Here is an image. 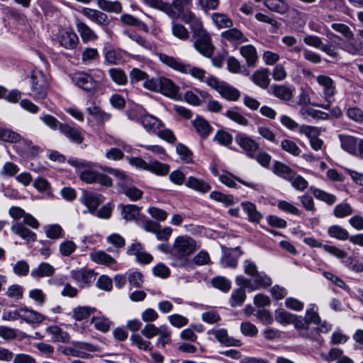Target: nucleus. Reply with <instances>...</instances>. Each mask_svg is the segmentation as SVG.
<instances>
[{
  "mask_svg": "<svg viewBox=\"0 0 363 363\" xmlns=\"http://www.w3.org/2000/svg\"><path fill=\"white\" fill-rule=\"evenodd\" d=\"M196 250V242L189 236H179L174 240L170 251L172 265L177 267H185L188 257Z\"/></svg>",
  "mask_w": 363,
  "mask_h": 363,
  "instance_id": "obj_1",
  "label": "nucleus"
},
{
  "mask_svg": "<svg viewBox=\"0 0 363 363\" xmlns=\"http://www.w3.org/2000/svg\"><path fill=\"white\" fill-rule=\"evenodd\" d=\"M252 280L245 278L242 275L237 276L235 282L237 285H242L250 291L257 290L260 288H267L272 284V279L264 272H257L252 277Z\"/></svg>",
  "mask_w": 363,
  "mask_h": 363,
  "instance_id": "obj_2",
  "label": "nucleus"
},
{
  "mask_svg": "<svg viewBox=\"0 0 363 363\" xmlns=\"http://www.w3.org/2000/svg\"><path fill=\"white\" fill-rule=\"evenodd\" d=\"M192 37L195 38L194 42L195 48L203 56L211 57L213 55L214 47L210 36L203 27L192 33Z\"/></svg>",
  "mask_w": 363,
  "mask_h": 363,
  "instance_id": "obj_3",
  "label": "nucleus"
},
{
  "mask_svg": "<svg viewBox=\"0 0 363 363\" xmlns=\"http://www.w3.org/2000/svg\"><path fill=\"white\" fill-rule=\"evenodd\" d=\"M31 90L35 99H44L47 96L49 82L42 71H33L31 77Z\"/></svg>",
  "mask_w": 363,
  "mask_h": 363,
  "instance_id": "obj_4",
  "label": "nucleus"
},
{
  "mask_svg": "<svg viewBox=\"0 0 363 363\" xmlns=\"http://www.w3.org/2000/svg\"><path fill=\"white\" fill-rule=\"evenodd\" d=\"M235 141L250 158L255 157V153L259 148V145L252 138L244 133H238Z\"/></svg>",
  "mask_w": 363,
  "mask_h": 363,
  "instance_id": "obj_5",
  "label": "nucleus"
},
{
  "mask_svg": "<svg viewBox=\"0 0 363 363\" xmlns=\"http://www.w3.org/2000/svg\"><path fill=\"white\" fill-rule=\"evenodd\" d=\"M317 82L323 87L324 96L327 101V104L317 106L325 109H328L331 104L330 99L333 98L335 94V87L334 86L333 80L328 76L319 75L317 77Z\"/></svg>",
  "mask_w": 363,
  "mask_h": 363,
  "instance_id": "obj_6",
  "label": "nucleus"
},
{
  "mask_svg": "<svg viewBox=\"0 0 363 363\" xmlns=\"http://www.w3.org/2000/svg\"><path fill=\"white\" fill-rule=\"evenodd\" d=\"M73 81L77 86L86 91H94L97 87L96 80L92 76L85 72L75 74Z\"/></svg>",
  "mask_w": 363,
  "mask_h": 363,
  "instance_id": "obj_7",
  "label": "nucleus"
},
{
  "mask_svg": "<svg viewBox=\"0 0 363 363\" xmlns=\"http://www.w3.org/2000/svg\"><path fill=\"white\" fill-rule=\"evenodd\" d=\"M160 89L162 94L172 99H176L179 87L170 79L164 77H159Z\"/></svg>",
  "mask_w": 363,
  "mask_h": 363,
  "instance_id": "obj_8",
  "label": "nucleus"
},
{
  "mask_svg": "<svg viewBox=\"0 0 363 363\" xmlns=\"http://www.w3.org/2000/svg\"><path fill=\"white\" fill-rule=\"evenodd\" d=\"M59 130L62 134L76 144H82L84 141V137L81 132L77 128L70 126L67 123L60 124Z\"/></svg>",
  "mask_w": 363,
  "mask_h": 363,
  "instance_id": "obj_9",
  "label": "nucleus"
},
{
  "mask_svg": "<svg viewBox=\"0 0 363 363\" xmlns=\"http://www.w3.org/2000/svg\"><path fill=\"white\" fill-rule=\"evenodd\" d=\"M82 12L85 16L99 26H105L110 23L108 16L99 10L84 8Z\"/></svg>",
  "mask_w": 363,
  "mask_h": 363,
  "instance_id": "obj_10",
  "label": "nucleus"
},
{
  "mask_svg": "<svg viewBox=\"0 0 363 363\" xmlns=\"http://www.w3.org/2000/svg\"><path fill=\"white\" fill-rule=\"evenodd\" d=\"M83 203L91 213L94 212L98 206L104 201V197L101 194L85 191L82 198Z\"/></svg>",
  "mask_w": 363,
  "mask_h": 363,
  "instance_id": "obj_11",
  "label": "nucleus"
},
{
  "mask_svg": "<svg viewBox=\"0 0 363 363\" xmlns=\"http://www.w3.org/2000/svg\"><path fill=\"white\" fill-rule=\"evenodd\" d=\"M344 44V50L353 55H363V42L359 39L355 38L354 34L352 38L346 39Z\"/></svg>",
  "mask_w": 363,
  "mask_h": 363,
  "instance_id": "obj_12",
  "label": "nucleus"
},
{
  "mask_svg": "<svg viewBox=\"0 0 363 363\" xmlns=\"http://www.w3.org/2000/svg\"><path fill=\"white\" fill-rule=\"evenodd\" d=\"M13 233L20 236L22 239L28 242H34L36 235L27 228L22 223L16 222L11 228Z\"/></svg>",
  "mask_w": 363,
  "mask_h": 363,
  "instance_id": "obj_13",
  "label": "nucleus"
},
{
  "mask_svg": "<svg viewBox=\"0 0 363 363\" xmlns=\"http://www.w3.org/2000/svg\"><path fill=\"white\" fill-rule=\"evenodd\" d=\"M191 123L202 139L206 138L212 131V127L208 122L201 116H197Z\"/></svg>",
  "mask_w": 363,
  "mask_h": 363,
  "instance_id": "obj_14",
  "label": "nucleus"
},
{
  "mask_svg": "<svg viewBox=\"0 0 363 363\" xmlns=\"http://www.w3.org/2000/svg\"><path fill=\"white\" fill-rule=\"evenodd\" d=\"M182 20L185 23L189 24L192 33L203 28L201 21L190 10H186L182 13Z\"/></svg>",
  "mask_w": 363,
  "mask_h": 363,
  "instance_id": "obj_15",
  "label": "nucleus"
},
{
  "mask_svg": "<svg viewBox=\"0 0 363 363\" xmlns=\"http://www.w3.org/2000/svg\"><path fill=\"white\" fill-rule=\"evenodd\" d=\"M242 253V252L239 247L231 249L228 252H225L221 262L225 267L235 268L237 267L238 259Z\"/></svg>",
  "mask_w": 363,
  "mask_h": 363,
  "instance_id": "obj_16",
  "label": "nucleus"
},
{
  "mask_svg": "<svg viewBox=\"0 0 363 363\" xmlns=\"http://www.w3.org/2000/svg\"><path fill=\"white\" fill-rule=\"evenodd\" d=\"M94 272L91 269H83L80 270H72L71 277L77 282H83L89 284L94 279Z\"/></svg>",
  "mask_w": 363,
  "mask_h": 363,
  "instance_id": "obj_17",
  "label": "nucleus"
},
{
  "mask_svg": "<svg viewBox=\"0 0 363 363\" xmlns=\"http://www.w3.org/2000/svg\"><path fill=\"white\" fill-rule=\"evenodd\" d=\"M20 311H22L21 319L28 323H40L45 319L43 315L26 307L20 308Z\"/></svg>",
  "mask_w": 363,
  "mask_h": 363,
  "instance_id": "obj_18",
  "label": "nucleus"
},
{
  "mask_svg": "<svg viewBox=\"0 0 363 363\" xmlns=\"http://www.w3.org/2000/svg\"><path fill=\"white\" fill-rule=\"evenodd\" d=\"M271 91L276 97L283 101H289L293 96V89L286 85H272Z\"/></svg>",
  "mask_w": 363,
  "mask_h": 363,
  "instance_id": "obj_19",
  "label": "nucleus"
},
{
  "mask_svg": "<svg viewBox=\"0 0 363 363\" xmlns=\"http://www.w3.org/2000/svg\"><path fill=\"white\" fill-rule=\"evenodd\" d=\"M157 55L160 60L170 68L181 72L185 71L184 69L185 64L182 62L179 59L164 53H159Z\"/></svg>",
  "mask_w": 363,
  "mask_h": 363,
  "instance_id": "obj_20",
  "label": "nucleus"
},
{
  "mask_svg": "<svg viewBox=\"0 0 363 363\" xmlns=\"http://www.w3.org/2000/svg\"><path fill=\"white\" fill-rule=\"evenodd\" d=\"M269 74V71L268 69H261L255 72L252 75L251 79L255 84L263 89H266L268 87L270 81Z\"/></svg>",
  "mask_w": 363,
  "mask_h": 363,
  "instance_id": "obj_21",
  "label": "nucleus"
},
{
  "mask_svg": "<svg viewBox=\"0 0 363 363\" xmlns=\"http://www.w3.org/2000/svg\"><path fill=\"white\" fill-rule=\"evenodd\" d=\"M212 333L220 343L225 346H240L241 345L239 340L228 337L227 330L225 329L213 330Z\"/></svg>",
  "mask_w": 363,
  "mask_h": 363,
  "instance_id": "obj_22",
  "label": "nucleus"
},
{
  "mask_svg": "<svg viewBox=\"0 0 363 363\" xmlns=\"http://www.w3.org/2000/svg\"><path fill=\"white\" fill-rule=\"evenodd\" d=\"M189 188L193 189L201 193H206L211 189V186L203 179L194 177H189L185 182Z\"/></svg>",
  "mask_w": 363,
  "mask_h": 363,
  "instance_id": "obj_23",
  "label": "nucleus"
},
{
  "mask_svg": "<svg viewBox=\"0 0 363 363\" xmlns=\"http://www.w3.org/2000/svg\"><path fill=\"white\" fill-rule=\"evenodd\" d=\"M79 41L77 34L72 31H65L62 33L60 43L62 46L67 49H74Z\"/></svg>",
  "mask_w": 363,
  "mask_h": 363,
  "instance_id": "obj_24",
  "label": "nucleus"
},
{
  "mask_svg": "<svg viewBox=\"0 0 363 363\" xmlns=\"http://www.w3.org/2000/svg\"><path fill=\"white\" fill-rule=\"evenodd\" d=\"M140 122L147 131L153 133H155L156 130L162 125V122L160 120L150 115L141 116Z\"/></svg>",
  "mask_w": 363,
  "mask_h": 363,
  "instance_id": "obj_25",
  "label": "nucleus"
},
{
  "mask_svg": "<svg viewBox=\"0 0 363 363\" xmlns=\"http://www.w3.org/2000/svg\"><path fill=\"white\" fill-rule=\"evenodd\" d=\"M241 206L248 216V219L250 222L259 223L262 219V214L257 211L256 206L249 201L242 202Z\"/></svg>",
  "mask_w": 363,
  "mask_h": 363,
  "instance_id": "obj_26",
  "label": "nucleus"
},
{
  "mask_svg": "<svg viewBox=\"0 0 363 363\" xmlns=\"http://www.w3.org/2000/svg\"><path fill=\"white\" fill-rule=\"evenodd\" d=\"M223 98L230 101H237L240 96V91L235 88L224 82L220 87L218 92Z\"/></svg>",
  "mask_w": 363,
  "mask_h": 363,
  "instance_id": "obj_27",
  "label": "nucleus"
},
{
  "mask_svg": "<svg viewBox=\"0 0 363 363\" xmlns=\"http://www.w3.org/2000/svg\"><path fill=\"white\" fill-rule=\"evenodd\" d=\"M91 259L100 264H105L111 267L116 264V261L111 255L104 251L99 250L91 254Z\"/></svg>",
  "mask_w": 363,
  "mask_h": 363,
  "instance_id": "obj_28",
  "label": "nucleus"
},
{
  "mask_svg": "<svg viewBox=\"0 0 363 363\" xmlns=\"http://www.w3.org/2000/svg\"><path fill=\"white\" fill-rule=\"evenodd\" d=\"M97 5L99 9L106 12L118 13L122 11V5L118 1L98 0Z\"/></svg>",
  "mask_w": 363,
  "mask_h": 363,
  "instance_id": "obj_29",
  "label": "nucleus"
},
{
  "mask_svg": "<svg viewBox=\"0 0 363 363\" xmlns=\"http://www.w3.org/2000/svg\"><path fill=\"white\" fill-rule=\"evenodd\" d=\"M211 19L219 28H230L233 26L232 20L225 13H213Z\"/></svg>",
  "mask_w": 363,
  "mask_h": 363,
  "instance_id": "obj_30",
  "label": "nucleus"
},
{
  "mask_svg": "<svg viewBox=\"0 0 363 363\" xmlns=\"http://www.w3.org/2000/svg\"><path fill=\"white\" fill-rule=\"evenodd\" d=\"M55 268L48 263L43 262L38 267L34 269L31 272V276L35 278L43 277H50L55 273Z\"/></svg>",
  "mask_w": 363,
  "mask_h": 363,
  "instance_id": "obj_31",
  "label": "nucleus"
},
{
  "mask_svg": "<svg viewBox=\"0 0 363 363\" xmlns=\"http://www.w3.org/2000/svg\"><path fill=\"white\" fill-rule=\"evenodd\" d=\"M264 5L269 10L281 14L289 10V5L284 0H265Z\"/></svg>",
  "mask_w": 363,
  "mask_h": 363,
  "instance_id": "obj_32",
  "label": "nucleus"
},
{
  "mask_svg": "<svg viewBox=\"0 0 363 363\" xmlns=\"http://www.w3.org/2000/svg\"><path fill=\"white\" fill-rule=\"evenodd\" d=\"M86 111L99 123L108 121L111 117L110 113L102 111L99 106L94 104L92 106L88 107Z\"/></svg>",
  "mask_w": 363,
  "mask_h": 363,
  "instance_id": "obj_33",
  "label": "nucleus"
},
{
  "mask_svg": "<svg viewBox=\"0 0 363 363\" xmlns=\"http://www.w3.org/2000/svg\"><path fill=\"white\" fill-rule=\"evenodd\" d=\"M147 170L157 175L164 176L167 174L169 171V166L157 160L150 161Z\"/></svg>",
  "mask_w": 363,
  "mask_h": 363,
  "instance_id": "obj_34",
  "label": "nucleus"
},
{
  "mask_svg": "<svg viewBox=\"0 0 363 363\" xmlns=\"http://www.w3.org/2000/svg\"><path fill=\"white\" fill-rule=\"evenodd\" d=\"M221 36L230 42L238 41L247 42V39L243 35V33L238 28H231L221 33Z\"/></svg>",
  "mask_w": 363,
  "mask_h": 363,
  "instance_id": "obj_35",
  "label": "nucleus"
},
{
  "mask_svg": "<svg viewBox=\"0 0 363 363\" xmlns=\"http://www.w3.org/2000/svg\"><path fill=\"white\" fill-rule=\"evenodd\" d=\"M46 330L53 336L54 341L62 342H69V334L66 332H63L60 327L57 325L49 326L47 328Z\"/></svg>",
  "mask_w": 363,
  "mask_h": 363,
  "instance_id": "obj_36",
  "label": "nucleus"
},
{
  "mask_svg": "<svg viewBox=\"0 0 363 363\" xmlns=\"http://www.w3.org/2000/svg\"><path fill=\"white\" fill-rule=\"evenodd\" d=\"M342 147L350 153H354L357 149V139L350 135H340Z\"/></svg>",
  "mask_w": 363,
  "mask_h": 363,
  "instance_id": "obj_37",
  "label": "nucleus"
},
{
  "mask_svg": "<svg viewBox=\"0 0 363 363\" xmlns=\"http://www.w3.org/2000/svg\"><path fill=\"white\" fill-rule=\"evenodd\" d=\"M77 28L84 42H88L97 38V36L94 31L84 23L78 22Z\"/></svg>",
  "mask_w": 363,
  "mask_h": 363,
  "instance_id": "obj_38",
  "label": "nucleus"
},
{
  "mask_svg": "<svg viewBox=\"0 0 363 363\" xmlns=\"http://www.w3.org/2000/svg\"><path fill=\"white\" fill-rule=\"evenodd\" d=\"M241 55L245 58L249 66L254 65L257 56L255 48L252 45H245L240 48Z\"/></svg>",
  "mask_w": 363,
  "mask_h": 363,
  "instance_id": "obj_39",
  "label": "nucleus"
},
{
  "mask_svg": "<svg viewBox=\"0 0 363 363\" xmlns=\"http://www.w3.org/2000/svg\"><path fill=\"white\" fill-rule=\"evenodd\" d=\"M122 192L133 201L140 199L143 196V191L135 186H129L128 183H120Z\"/></svg>",
  "mask_w": 363,
  "mask_h": 363,
  "instance_id": "obj_40",
  "label": "nucleus"
},
{
  "mask_svg": "<svg viewBox=\"0 0 363 363\" xmlns=\"http://www.w3.org/2000/svg\"><path fill=\"white\" fill-rule=\"evenodd\" d=\"M238 286L240 288L234 290L231 294L230 305L233 307L242 305L246 298L245 289L247 288L242 285Z\"/></svg>",
  "mask_w": 363,
  "mask_h": 363,
  "instance_id": "obj_41",
  "label": "nucleus"
},
{
  "mask_svg": "<svg viewBox=\"0 0 363 363\" xmlns=\"http://www.w3.org/2000/svg\"><path fill=\"white\" fill-rule=\"evenodd\" d=\"M210 198L223 203L225 206H229L235 203V199L233 195L224 194L220 191H214L210 194Z\"/></svg>",
  "mask_w": 363,
  "mask_h": 363,
  "instance_id": "obj_42",
  "label": "nucleus"
},
{
  "mask_svg": "<svg viewBox=\"0 0 363 363\" xmlns=\"http://www.w3.org/2000/svg\"><path fill=\"white\" fill-rule=\"evenodd\" d=\"M108 73L111 79L118 85H124L128 82V77L121 69L111 68Z\"/></svg>",
  "mask_w": 363,
  "mask_h": 363,
  "instance_id": "obj_43",
  "label": "nucleus"
},
{
  "mask_svg": "<svg viewBox=\"0 0 363 363\" xmlns=\"http://www.w3.org/2000/svg\"><path fill=\"white\" fill-rule=\"evenodd\" d=\"M123 218L126 220L135 219L138 215L140 208L135 205H121Z\"/></svg>",
  "mask_w": 363,
  "mask_h": 363,
  "instance_id": "obj_44",
  "label": "nucleus"
},
{
  "mask_svg": "<svg viewBox=\"0 0 363 363\" xmlns=\"http://www.w3.org/2000/svg\"><path fill=\"white\" fill-rule=\"evenodd\" d=\"M96 311L95 308L87 306H78L73 310V318L80 321L87 318L91 313Z\"/></svg>",
  "mask_w": 363,
  "mask_h": 363,
  "instance_id": "obj_45",
  "label": "nucleus"
},
{
  "mask_svg": "<svg viewBox=\"0 0 363 363\" xmlns=\"http://www.w3.org/2000/svg\"><path fill=\"white\" fill-rule=\"evenodd\" d=\"M0 140L6 143H16L21 140V137L11 130L0 128Z\"/></svg>",
  "mask_w": 363,
  "mask_h": 363,
  "instance_id": "obj_46",
  "label": "nucleus"
},
{
  "mask_svg": "<svg viewBox=\"0 0 363 363\" xmlns=\"http://www.w3.org/2000/svg\"><path fill=\"white\" fill-rule=\"evenodd\" d=\"M274 172L289 179L294 172L289 166L277 161L274 164Z\"/></svg>",
  "mask_w": 363,
  "mask_h": 363,
  "instance_id": "obj_47",
  "label": "nucleus"
},
{
  "mask_svg": "<svg viewBox=\"0 0 363 363\" xmlns=\"http://www.w3.org/2000/svg\"><path fill=\"white\" fill-rule=\"evenodd\" d=\"M328 233L330 237L336 239L345 240L349 238L348 232L339 225H333L328 228Z\"/></svg>",
  "mask_w": 363,
  "mask_h": 363,
  "instance_id": "obj_48",
  "label": "nucleus"
},
{
  "mask_svg": "<svg viewBox=\"0 0 363 363\" xmlns=\"http://www.w3.org/2000/svg\"><path fill=\"white\" fill-rule=\"evenodd\" d=\"M212 285L223 292H228L231 288V282L224 277H216L211 280Z\"/></svg>",
  "mask_w": 363,
  "mask_h": 363,
  "instance_id": "obj_49",
  "label": "nucleus"
},
{
  "mask_svg": "<svg viewBox=\"0 0 363 363\" xmlns=\"http://www.w3.org/2000/svg\"><path fill=\"white\" fill-rule=\"evenodd\" d=\"M214 140L221 145L229 146L233 142V136L228 132L220 130L216 132Z\"/></svg>",
  "mask_w": 363,
  "mask_h": 363,
  "instance_id": "obj_50",
  "label": "nucleus"
},
{
  "mask_svg": "<svg viewBox=\"0 0 363 363\" xmlns=\"http://www.w3.org/2000/svg\"><path fill=\"white\" fill-rule=\"evenodd\" d=\"M294 315L286 311L283 308H279L275 311V318L281 324H290L294 320Z\"/></svg>",
  "mask_w": 363,
  "mask_h": 363,
  "instance_id": "obj_51",
  "label": "nucleus"
},
{
  "mask_svg": "<svg viewBox=\"0 0 363 363\" xmlns=\"http://www.w3.org/2000/svg\"><path fill=\"white\" fill-rule=\"evenodd\" d=\"M288 180L291 182L292 186L297 190L303 191L308 187V182L295 172L292 174Z\"/></svg>",
  "mask_w": 363,
  "mask_h": 363,
  "instance_id": "obj_52",
  "label": "nucleus"
},
{
  "mask_svg": "<svg viewBox=\"0 0 363 363\" xmlns=\"http://www.w3.org/2000/svg\"><path fill=\"white\" fill-rule=\"evenodd\" d=\"M313 194L316 199L321 200L329 205L334 203L336 201L335 196L328 194L319 189H313Z\"/></svg>",
  "mask_w": 363,
  "mask_h": 363,
  "instance_id": "obj_53",
  "label": "nucleus"
},
{
  "mask_svg": "<svg viewBox=\"0 0 363 363\" xmlns=\"http://www.w3.org/2000/svg\"><path fill=\"white\" fill-rule=\"evenodd\" d=\"M281 147L284 151H286L294 156H298L301 153L300 148L291 140H284L281 143Z\"/></svg>",
  "mask_w": 363,
  "mask_h": 363,
  "instance_id": "obj_54",
  "label": "nucleus"
},
{
  "mask_svg": "<svg viewBox=\"0 0 363 363\" xmlns=\"http://www.w3.org/2000/svg\"><path fill=\"white\" fill-rule=\"evenodd\" d=\"M172 33L175 37L182 40H186L189 37V30L180 23H173Z\"/></svg>",
  "mask_w": 363,
  "mask_h": 363,
  "instance_id": "obj_55",
  "label": "nucleus"
},
{
  "mask_svg": "<svg viewBox=\"0 0 363 363\" xmlns=\"http://www.w3.org/2000/svg\"><path fill=\"white\" fill-rule=\"evenodd\" d=\"M353 211L349 203H340L335 206L334 209V215L337 218H343L350 216Z\"/></svg>",
  "mask_w": 363,
  "mask_h": 363,
  "instance_id": "obj_56",
  "label": "nucleus"
},
{
  "mask_svg": "<svg viewBox=\"0 0 363 363\" xmlns=\"http://www.w3.org/2000/svg\"><path fill=\"white\" fill-rule=\"evenodd\" d=\"M98 173L97 172L91 170V168H87L86 169L80 171L79 177L83 182L87 184H92L97 182Z\"/></svg>",
  "mask_w": 363,
  "mask_h": 363,
  "instance_id": "obj_57",
  "label": "nucleus"
},
{
  "mask_svg": "<svg viewBox=\"0 0 363 363\" xmlns=\"http://www.w3.org/2000/svg\"><path fill=\"white\" fill-rule=\"evenodd\" d=\"M63 230L59 225H50L45 228V233L50 239H58L62 237Z\"/></svg>",
  "mask_w": 363,
  "mask_h": 363,
  "instance_id": "obj_58",
  "label": "nucleus"
},
{
  "mask_svg": "<svg viewBox=\"0 0 363 363\" xmlns=\"http://www.w3.org/2000/svg\"><path fill=\"white\" fill-rule=\"evenodd\" d=\"M91 323L94 324L96 330L107 332L110 328V321L106 318L93 317Z\"/></svg>",
  "mask_w": 363,
  "mask_h": 363,
  "instance_id": "obj_59",
  "label": "nucleus"
},
{
  "mask_svg": "<svg viewBox=\"0 0 363 363\" xmlns=\"http://www.w3.org/2000/svg\"><path fill=\"white\" fill-rule=\"evenodd\" d=\"M184 70L182 71V73L185 74H190L192 77L197 78L200 80H203L204 76H205V70L197 67H191L190 65H184Z\"/></svg>",
  "mask_w": 363,
  "mask_h": 363,
  "instance_id": "obj_60",
  "label": "nucleus"
},
{
  "mask_svg": "<svg viewBox=\"0 0 363 363\" xmlns=\"http://www.w3.org/2000/svg\"><path fill=\"white\" fill-rule=\"evenodd\" d=\"M331 28L334 30L342 34L345 39L352 38V35L354 34L353 32L350 30V27L344 23H334L331 25Z\"/></svg>",
  "mask_w": 363,
  "mask_h": 363,
  "instance_id": "obj_61",
  "label": "nucleus"
},
{
  "mask_svg": "<svg viewBox=\"0 0 363 363\" xmlns=\"http://www.w3.org/2000/svg\"><path fill=\"white\" fill-rule=\"evenodd\" d=\"M77 248V245L73 241L66 240L60 245V252L62 256H69Z\"/></svg>",
  "mask_w": 363,
  "mask_h": 363,
  "instance_id": "obj_62",
  "label": "nucleus"
},
{
  "mask_svg": "<svg viewBox=\"0 0 363 363\" xmlns=\"http://www.w3.org/2000/svg\"><path fill=\"white\" fill-rule=\"evenodd\" d=\"M106 60L111 65H118L122 62L121 53L115 50H110L105 54Z\"/></svg>",
  "mask_w": 363,
  "mask_h": 363,
  "instance_id": "obj_63",
  "label": "nucleus"
},
{
  "mask_svg": "<svg viewBox=\"0 0 363 363\" xmlns=\"http://www.w3.org/2000/svg\"><path fill=\"white\" fill-rule=\"evenodd\" d=\"M347 115L350 119L356 122L363 121V111L359 108H349L347 111Z\"/></svg>",
  "mask_w": 363,
  "mask_h": 363,
  "instance_id": "obj_64",
  "label": "nucleus"
}]
</instances>
